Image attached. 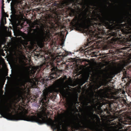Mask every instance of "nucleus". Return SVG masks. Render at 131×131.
Masks as SVG:
<instances>
[{
    "label": "nucleus",
    "instance_id": "33",
    "mask_svg": "<svg viewBox=\"0 0 131 131\" xmlns=\"http://www.w3.org/2000/svg\"><path fill=\"white\" fill-rule=\"evenodd\" d=\"M66 112L67 113H68V112L67 111V112Z\"/></svg>",
    "mask_w": 131,
    "mask_h": 131
},
{
    "label": "nucleus",
    "instance_id": "11",
    "mask_svg": "<svg viewBox=\"0 0 131 131\" xmlns=\"http://www.w3.org/2000/svg\"><path fill=\"white\" fill-rule=\"evenodd\" d=\"M43 91V93L42 94H43V99H44V101H43V99H42L41 100V102L43 104H44L46 102V99H47V96L48 95V91ZM51 91H50L49 92H51Z\"/></svg>",
    "mask_w": 131,
    "mask_h": 131
},
{
    "label": "nucleus",
    "instance_id": "3",
    "mask_svg": "<svg viewBox=\"0 0 131 131\" xmlns=\"http://www.w3.org/2000/svg\"><path fill=\"white\" fill-rule=\"evenodd\" d=\"M66 78H61L58 79V84L56 85V88L58 89H52V87L51 86L49 87L48 89H44L43 90H72L71 89H68L66 88L67 86L64 83V82ZM73 90H81L79 89H75Z\"/></svg>",
    "mask_w": 131,
    "mask_h": 131
},
{
    "label": "nucleus",
    "instance_id": "6",
    "mask_svg": "<svg viewBox=\"0 0 131 131\" xmlns=\"http://www.w3.org/2000/svg\"><path fill=\"white\" fill-rule=\"evenodd\" d=\"M57 68H52L51 69V71L53 72L50 75V76L47 79V81L49 80L51 81L52 79L55 80L58 78V77H59L58 73L57 72Z\"/></svg>",
    "mask_w": 131,
    "mask_h": 131
},
{
    "label": "nucleus",
    "instance_id": "7",
    "mask_svg": "<svg viewBox=\"0 0 131 131\" xmlns=\"http://www.w3.org/2000/svg\"><path fill=\"white\" fill-rule=\"evenodd\" d=\"M56 26L55 25L54 23H52V28L53 29L54 31H56L57 30L60 29L61 30L60 31L62 35L63 34L66 32V30L64 28V26L60 25L58 24H56Z\"/></svg>",
    "mask_w": 131,
    "mask_h": 131
},
{
    "label": "nucleus",
    "instance_id": "20",
    "mask_svg": "<svg viewBox=\"0 0 131 131\" xmlns=\"http://www.w3.org/2000/svg\"><path fill=\"white\" fill-rule=\"evenodd\" d=\"M58 4H57V3H52V7H54L55 6H56Z\"/></svg>",
    "mask_w": 131,
    "mask_h": 131
},
{
    "label": "nucleus",
    "instance_id": "1",
    "mask_svg": "<svg viewBox=\"0 0 131 131\" xmlns=\"http://www.w3.org/2000/svg\"><path fill=\"white\" fill-rule=\"evenodd\" d=\"M70 16H75L72 19L71 24L76 28L80 29L85 28L86 34L89 35L90 39L97 36L101 40L94 43L97 47L104 46L108 43L117 42L122 43L125 38L122 36L125 34V23L124 17H120L108 16L97 17H78L75 10L71 7L68 8Z\"/></svg>",
    "mask_w": 131,
    "mask_h": 131
},
{
    "label": "nucleus",
    "instance_id": "22",
    "mask_svg": "<svg viewBox=\"0 0 131 131\" xmlns=\"http://www.w3.org/2000/svg\"><path fill=\"white\" fill-rule=\"evenodd\" d=\"M105 54H102V58L103 59H105L106 57V55H104Z\"/></svg>",
    "mask_w": 131,
    "mask_h": 131
},
{
    "label": "nucleus",
    "instance_id": "8",
    "mask_svg": "<svg viewBox=\"0 0 131 131\" xmlns=\"http://www.w3.org/2000/svg\"><path fill=\"white\" fill-rule=\"evenodd\" d=\"M97 82L95 84V87L96 89H97V90H112L108 89V90H104L103 89H100L99 90H98V89L99 88L102 86H104V85L105 83L107 82V81L106 80H105L104 81H102L101 80H99L98 78H97Z\"/></svg>",
    "mask_w": 131,
    "mask_h": 131
},
{
    "label": "nucleus",
    "instance_id": "30",
    "mask_svg": "<svg viewBox=\"0 0 131 131\" xmlns=\"http://www.w3.org/2000/svg\"><path fill=\"white\" fill-rule=\"evenodd\" d=\"M86 9L87 10H89V9L88 8H86Z\"/></svg>",
    "mask_w": 131,
    "mask_h": 131
},
{
    "label": "nucleus",
    "instance_id": "5",
    "mask_svg": "<svg viewBox=\"0 0 131 131\" xmlns=\"http://www.w3.org/2000/svg\"><path fill=\"white\" fill-rule=\"evenodd\" d=\"M23 0H15V3L11 5V9L13 14H15L17 12H19L20 14L21 12L20 11L21 9L20 7L22 3Z\"/></svg>",
    "mask_w": 131,
    "mask_h": 131
},
{
    "label": "nucleus",
    "instance_id": "12",
    "mask_svg": "<svg viewBox=\"0 0 131 131\" xmlns=\"http://www.w3.org/2000/svg\"><path fill=\"white\" fill-rule=\"evenodd\" d=\"M8 17V15L5 12L2 14L1 19V23L3 25L5 24L6 22V17Z\"/></svg>",
    "mask_w": 131,
    "mask_h": 131
},
{
    "label": "nucleus",
    "instance_id": "13",
    "mask_svg": "<svg viewBox=\"0 0 131 131\" xmlns=\"http://www.w3.org/2000/svg\"><path fill=\"white\" fill-rule=\"evenodd\" d=\"M58 92L59 91H57ZM62 93V96L64 97L67 98L68 97V95H69L70 94V93L69 92V91H60Z\"/></svg>",
    "mask_w": 131,
    "mask_h": 131
},
{
    "label": "nucleus",
    "instance_id": "21",
    "mask_svg": "<svg viewBox=\"0 0 131 131\" xmlns=\"http://www.w3.org/2000/svg\"><path fill=\"white\" fill-rule=\"evenodd\" d=\"M35 27V25L33 24H32L30 26V27L29 28V31L30 28H34Z\"/></svg>",
    "mask_w": 131,
    "mask_h": 131
},
{
    "label": "nucleus",
    "instance_id": "26",
    "mask_svg": "<svg viewBox=\"0 0 131 131\" xmlns=\"http://www.w3.org/2000/svg\"><path fill=\"white\" fill-rule=\"evenodd\" d=\"M81 90H92V89H90V90H88V89L83 90V89H82Z\"/></svg>",
    "mask_w": 131,
    "mask_h": 131
},
{
    "label": "nucleus",
    "instance_id": "24",
    "mask_svg": "<svg viewBox=\"0 0 131 131\" xmlns=\"http://www.w3.org/2000/svg\"><path fill=\"white\" fill-rule=\"evenodd\" d=\"M78 97L77 95H76L75 98V100L76 101H77V97Z\"/></svg>",
    "mask_w": 131,
    "mask_h": 131
},
{
    "label": "nucleus",
    "instance_id": "25",
    "mask_svg": "<svg viewBox=\"0 0 131 131\" xmlns=\"http://www.w3.org/2000/svg\"><path fill=\"white\" fill-rule=\"evenodd\" d=\"M39 0V1L40 2H44L45 1V0Z\"/></svg>",
    "mask_w": 131,
    "mask_h": 131
},
{
    "label": "nucleus",
    "instance_id": "10",
    "mask_svg": "<svg viewBox=\"0 0 131 131\" xmlns=\"http://www.w3.org/2000/svg\"><path fill=\"white\" fill-rule=\"evenodd\" d=\"M79 0H68L67 2V4L69 5V4L72 3V5L75 7H78V5L80 4L79 2Z\"/></svg>",
    "mask_w": 131,
    "mask_h": 131
},
{
    "label": "nucleus",
    "instance_id": "34",
    "mask_svg": "<svg viewBox=\"0 0 131 131\" xmlns=\"http://www.w3.org/2000/svg\"><path fill=\"white\" fill-rule=\"evenodd\" d=\"M0 90H2L0 89Z\"/></svg>",
    "mask_w": 131,
    "mask_h": 131
},
{
    "label": "nucleus",
    "instance_id": "28",
    "mask_svg": "<svg viewBox=\"0 0 131 131\" xmlns=\"http://www.w3.org/2000/svg\"><path fill=\"white\" fill-rule=\"evenodd\" d=\"M119 90V89H116V90ZM122 90V89H120V90Z\"/></svg>",
    "mask_w": 131,
    "mask_h": 131
},
{
    "label": "nucleus",
    "instance_id": "29",
    "mask_svg": "<svg viewBox=\"0 0 131 131\" xmlns=\"http://www.w3.org/2000/svg\"><path fill=\"white\" fill-rule=\"evenodd\" d=\"M38 96L37 95V96H35V98H37Z\"/></svg>",
    "mask_w": 131,
    "mask_h": 131
},
{
    "label": "nucleus",
    "instance_id": "32",
    "mask_svg": "<svg viewBox=\"0 0 131 131\" xmlns=\"http://www.w3.org/2000/svg\"><path fill=\"white\" fill-rule=\"evenodd\" d=\"M79 92H80V90H79Z\"/></svg>",
    "mask_w": 131,
    "mask_h": 131
},
{
    "label": "nucleus",
    "instance_id": "17",
    "mask_svg": "<svg viewBox=\"0 0 131 131\" xmlns=\"http://www.w3.org/2000/svg\"><path fill=\"white\" fill-rule=\"evenodd\" d=\"M39 29L38 28L35 29H33L32 28H30L29 32L30 33H31L32 31H34V32H33L32 33V34H34L35 33H37L38 32V30H39Z\"/></svg>",
    "mask_w": 131,
    "mask_h": 131
},
{
    "label": "nucleus",
    "instance_id": "27",
    "mask_svg": "<svg viewBox=\"0 0 131 131\" xmlns=\"http://www.w3.org/2000/svg\"><path fill=\"white\" fill-rule=\"evenodd\" d=\"M39 53L38 54H37L36 55L37 56V57L39 56V54H40V52H39Z\"/></svg>",
    "mask_w": 131,
    "mask_h": 131
},
{
    "label": "nucleus",
    "instance_id": "16",
    "mask_svg": "<svg viewBox=\"0 0 131 131\" xmlns=\"http://www.w3.org/2000/svg\"><path fill=\"white\" fill-rule=\"evenodd\" d=\"M63 122H64L66 124H70L71 122L70 118L66 117V118L63 121Z\"/></svg>",
    "mask_w": 131,
    "mask_h": 131
},
{
    "label": "nucleus",
    "instance_id": "19",
    "mask_svg": "<svg viewBox=\"0 0 131 131\" xmlns=\"http://www.w3.org/2000/svg\"><path fill=\"white\" fill-rule=\"evenodd\" d=\"M90 5L91 6H97L95 4V2H90Z\"/></svg>",
    "mask_w": 131,
    "mask_h": 131
},
{
    "label": "nucleus",
    "instance_id": "31",
    "mask_svg": "<svg viewBox=\"0 0 131 131\" xmlns=\"http://www.w3.org/2000/svg\"><path fill=\"white\" fill-rule=\"evenodd\" d=\"M128 14H130L129 13V12H128Z\"/></svg>",
    "mask_w": 131,
    "mask_h": 131
},
{
    "label": "nucleus",
    "instance_id": "9",
    "mask_svg": "<svg viewBox=\"0 0 131 131\" xmlns=\"http://www.w3.org/2000/svg\"><path fill=\"white\" fill-rule=\"evenodd\" d=\"M6 42V40L4 37L2 27L0 26V48L2 45H4Z\"/></svg>",
    "mask_w": 131,
    "mask_h": 131
},
{
    "label": "nucleus",
    "instance_id": "36",
    "mask_svg": "<svg viewBox=\"0 0 131 131\" xmlns=\"http://www.w3.org/2000/svg\"><path fill=\"white\" fill-rule=\"evenodd\" d=\"M117 71V70H115V71Z\"/></svg>",
    "mask_w": 131,
    "mask_h": 131
},
{
    "label": "nucleus",
    "instance_id": "2",
    "mask_svg": "<svg viewBox=\"0 0 131 131\" xmlns=\"http://www.w3.org/2000/svg\"><path fill=\"white\" fill-rule=\"evenodd\" d=\"M41 65L40 66L37 67L34 69H31L27 74L24 72V67L21 65L17 66V75L16 80L17 85L18 89L17 90H8L5 89V90H26L25 89L26 87V84L28 82L32 83V80H33V78L31 79L30 76L34 77L36 71H40L43 65ZM27 90H30L28 89Z\"/></svg>",
    "mask_w": 131,
    "mask_h": 131
},
{
    "label": "nucleus",
    "instance_id": "14",
    "mask_svg": "<svg viewBox=\"0 0 131 131\" xmlns=\"http://www.w3.org/2000/svg\"><path fill=\"white\" fill-rule=\"evenodd\" d=\"M126 83V84L128 85L131 83V77L125 76L123 79Z\"/></svg>",
    "mask_w": 131,
    "mask_h": 131
},
{
    "label": "nucleus",
    "instance_id": "4",
    "mask_svg": "<svg viewBox=\"0 0 131 131\" xmlns=\"http://www.w3.org/2000/svg\"><path fill=\"white\" fill-rule=\"evenodd\" d=\"M49 33V32L45 31L44 29L41 31L39 37L40 42L38 43V46L40 48L43 47L44 42L47 41L50 38Z\"/></svg>",
    "mask_w": 131,
    "mask_h": 131
},
{
    "label": "nucleus",
    "instance_id": "23",
    "mask_svg": "<svg viewBox=\"0 0 131 131\" xmlns=\"http://www.w3.org/2000/svg\"><path fill=\"white\" fill-rule=\"evenodd\" d=\"M87 100L89 101V103H86V105H88V104L89 103L91 102V99L90 98H88Z\"/></svg>",
    "mask_w": 131,
    "mask_h": 131
},
{
    "label": "nucleus",
    "instance_id": "15",
    "mask_svg": "<svg viewBox=\"0 0 131 131\" xmlns=\"http://www.w3.org/2000/svg\"><path fill=\"white\" fill-rule=\"evenodd\" d=\"M69 52H63V53L62 52H60L59 53H58V54H60V55H59V56L60 57H64L67 56L69 54Z\"/></svg>",
    "mask_w": 131,
    "mask_h": 131
},
{
    "label": "nucleus",
    "instance_id": "18",
    "mask_svg": "<svg viewBox=\"0 0 131 131\" xmlns=\"http://www.w3.org/2000/svg\"><path fill=\"white\" fill-rule=\"evenodd\" d=\"M4 3H3V4L2 5V7L1 8V13L2 15L4 13H5V12L4 11Z\"/></svg>",
    "mask_w": 131,
    "mask_h": 131
},
{
    "label": "nucleus",
    "instance_id": "35",
    "mask_svg": "<svg viewBox=\"0 0 131 131\" xmlns=\"http://www.w3.org/2000/svg\"><path fill=\"white\" fill-rule=\"evenodd\" d=\"M106 85H107V83H106Z\"/></svg>",
    "mask_w": 131,
    "mask_h": 131
}]
</instances>
